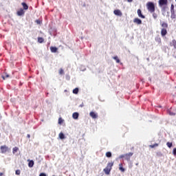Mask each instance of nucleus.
Here are the masks:
<instances>
[{
    "label": "nucleus",
    "mask_w": 176,
    "mask_h": 176,
    "mask_svg": "<svg viewBox=\"0 0 176 176\" xmlns=\"http://www.w3.org/2000/svg\"><path fill=\"white\" fill-rule=\"evenodd\" d=\"M147 10L150 13H155V3L153 2H148L146 5Z\"/></svg>",
    "instance_id": "nucleus-1"
},
{
    "label": "nucleus",
    "mask_w": 176,
    "mask_h": 176,
    "mask_svg": "<svg viewBox=\"0 0 176 176\" xmlns=\"http://www.w3.org/2000/svg\"><path fill=\"white\" fill-rule=\"evenodd\" d=\"M113 166V162H108L106 168L103 169L104 173L106 175H109L111 173V170H112V167Z\"/></svg>",
    "instance_id": "nucleus-2"
},
{
    "label": "nucleus",
    "mask_w": 176,
    "mask_h": 176,
    "mask_svg": "<svg viewBox=\"0 0 176 176\" xmlns=\"http://www.w3.org/2000/svg\"><path fill=\"white\" fill-rule=\"evenodd\" d=\"M133 155H134L133 153H128L124 155H121L120 156V159L124 158L125 160H127V162H130V159H131V156H133Z\"/></svg>",
    "instance_id": "nucleus-3"
},
{
    "label": "nucleus",
    "mask_w": 176,
    "mask_h": 176,
    "mask_svg": "<svg viewBox=\"0 0 176 176\" xmlns=\"http://www.w3.org/2000/svg\"><path fill=\"white\" fill-rule=\"evenodd\" d=\"M168 3V0H159L158 5L160 8H163V6H167Z\"/></svg>",
    "instance_id": "nucleus-4"
},
{
    "label": "nucleus",
    "mask_w": 176,
    "mask_h": 176,
    "mask_svg": "<svg viewBox=\"0 0 176 176\" xmlns=\"http://www.w3.org/2000/svg\"><path fill=\"white\" fill-rule=\"evenodd\" d=\"M1 153H6V152H9V147L6 145L1 146L0 147Z\"/></svg>",
    "instance_id": "nucleus-5"
},
{
    "label": "nucleus",
    "mask_w": 176,
    "mask_h": 176,
    "mask_svg": "<svg viewBox=\"0 0 176 176\" xmlns=\"http://www.w3.org/2000/svg\"><path fill=\"white\" fill-rule=\"evenodd\" d=\"M113 14L116 16H119L120 17H122L123 16V13H122V11H120V10H115L113 11Z\"/></svg>",
    "instance_id": "nucleus-6"
},
{
    "label": "nucleus",
    "mask_w": 176,
    "mask_h": 176,
    "mask_svg": "<svg viewBox=\"0 0 176 176\" xmlns=\"http://www.w3.org/2000/svg\"><path fill=\"white\" fill-rule=\"evenodd\" d=\"M170 19H172V20L176 19L175 10L174 8L170 10Z\"/></svg>",
    "instance_id": "nucleus-7"
},
{
    "label": "nucleus",
    "mask_w": 176,
    "mask_h": 176,
    "mask_svg": "<svg viewBox=\"0 0 176 176\" xmlns=\"http://www.w3.org/2000/svg\"><path fill=\"white\" fill-rule=\"evenodd\" d=\"M89 116H91V118H92V119H97L98 118V116L97 115V113H96L94 111H91L89 113Z\"/></svg>",
    "instance_id": "nucleus-8"
},
{
    "label": "nucleus",
    "mask_w": 176,
    "mask_h": 176,
    "mask_svg": "<svg viewBox=\"0 0 176 176\" xmlns=\"http://www.w3.org/2000/svg\"><path fill=\"white\" fill-rule=\"evenodd\" d=\"M167 35V29H166V28H162V30H161V36H162V37H164V36H166Z\"/></svg>",
    "instance_id": "nucleus-9"
},
{
    "label": "nucleus",
    "mask_w": 176,
    "mask_h": 176,
    "mask_svg": "<svg viewBox=\"0 0 176 176\" xmlns=\"http://www.w3.org/2000/svg\"><path fill=\"white\" fill-rule=\"evenodd\" d=\"M133 23H135V24H142V21H141V19H138V18H135L133 19Z\"/></svg>",
    "instance_id": "nucleus-10"
},
{
    "label": "nucleus",
    "mask_w": 176,
    "mask_h": 176,
    "mask_svg": "<svg viewBox=\"0 0 176 176\" xmlns=\"http://www.w3.org/2000/svg\"><path fill=\"white\" fill-rule=\"evenodd\" d=\"M24 13H25L24 12V10H23V8H21L19 11H17L16 14L18 16H23V15H24Z\"/></svg>",
    "instance_id": "nucleus-11"
},
{
    "label": "nucleus",
    "mask_w": 176,
    "mask_h": 176,
    "mask_svg": "<svg viewBox=\"0 0 176 176\" xmlns=\"http://www.w3.org/2000/svg\"><path fill=\"white\" fill-rule=\"evenodd\" d=\"M160 25L162 27V28H165L166 30L168 28V24H167L166 22H161Z\"/></svg>",
    "instance_id": "nucleus-12"
},
{
    "label": "nucleus",
    "mask_w": 176,
    "mask_h": 176,
    "mask_svg": "<svg viewBox=\"0 0 176 176\" xmlns=\"http://www.w3.org/2000/svg\"><path fill=\"white\" fill-rule=\"evenodd\" d=\"M138 16L139 17H141V19H145V16H144V15L142 14V11H141L140 9H138Z\"/></svg>",
    "instance_id": "nucleus-13"
},
{
    "label": "nucleus",
    "mask_w": 176,
    "mask_h": 176,
    "mask_svg": "<svg viewBox=\"0 0 176 176\" xmlns=\"http://www.w3.org/2000/svg\"><path fill=\"white\" fill-rule=\"evenodd\" d=\"M50 50L52 52V53H57V50H58V48H57L56 47H50Z\"/></svg>",
    "instance_id": "nucleus-14"
},
{
    "label": "nucleus",
    "mask_w": 176,
    "mask_h": 176,
    "mask_svg": "<svg viewBox=\"0 0 176 176\" xmlns=\"http://www.w3.org/2000/svg\"><path fill=\"white\" fill-rule=\"evenodd\" d=\"M28 162H29L28 163V167H30V168L34 167V160H28Z\"/></svg>",
    "instance_id": "nucleus-15"
},
{
    "label": "nucleus",
    "mask_w": 176,
    "mask_h": 176,
    "mask_svg": "<svg viewBox=\"0 0 176 176\" xmlns=\"http://www.w3.org/2000/svg\"><path fill=\"white\" fill-rule=\"evenodd\" d=\"M72 118L73 119H75V120L78 119V118H79V113H76V112L72 114Z\"/></svg>",
    "instance_id": "nucleus-16"
},
{
    "label": "nucleus",
    "mask_w": 176,
    "mask_h": 176,
    "mask_svg": "<svg viewBox=\"0 0 176 176\" xmlns=\"http://www.w3.org/2000/svg\"><path fill=\"white\" fill-rule=\"evenodd\" d=\"M119 170L122 171V173H124L125 169H124V168H123V164H119Z\"/></svg>",
    "instance_id": "nucleus-17"
},
{
    "label": "nucleus",
    "mask_w": 176,
    "mask_h": 176,
    "mask_svg": "<svg viewBox=\"0 0 176 176\" xmlns=\"http://www.w3.org/2000/svg\"><path fill=\"white\" fill-rule=\"evenodd\" d=\"M21 5H22L24 10H28V5H27V3H22Z\"/></svg>",
    "instance_id": "nucleus-18"
},
{
    "label": "nucleus",
    "mask_w": 176,
    "mask_h": 176,
    "mask_svg": "<svg viewBox=\"0 0 176 176\" xmlns=\"http://www.w3.org/2000/svg\"><path fill=\"white\" fill-rule=\"evenodd\" d=\"M58 137L60 140H64L65 138V135H64V133H63V132H60L59 133Z\"/></svg>",
    "instance_id": "nucleus-19"
},
{
    "label": "nucleus",
    "mask_w": 176,
    "mask_h": 176,
    "mask_svg": "<svg viewBox=\"0 0 176 176\" xmlns=\"http://www.w3.org/2000/svg\"><path fill=\"white\" fill-rule=\"evenodd\" d=\"M19 151V147L15 146L12 148V153L13 155H14L16 153H17V151Z\"/></svg>",
    "instance_id": "nucleus-20"
},
{
    "label": "nucleus",
    "mask_w": 176,
    "mask_h": 176,
    "mask_svg": "<svg viewBox=\"0 0 176 176\" xmlns=\"http://www.w3.org/2000/svg\"><path fill=\"white\" fill-rule=\"evenodd\" d=\"M170 46H173L175 49H176V41L173 40L172 42L170 43Z\"/></svg>",
    "instance_id": "nucleus-21"
},
{
    "label": "nucleus",
    "mask_w": 176,
    "mask_h": 176,
    "mask_svg": "<svg viewBox=\"0 0 176 176\" xmlns=\"http://www.w3.org/2000/svg\"><path fill=\"white\" fill-rule=\"evenodd\" d=\"M113 60H115L116 61V63L118 64H119V63H120V60L119 59V57H118V56L113 57Z\"/></svg>",
    "instance_id": "nucleus-22"
},
{
    "label": "nucleus",
    "mask_w": 176,
    "mask_h": 176,
    "mask_svg": "<svg viewBox=\"0 0 176 176\" xmlns=\"http://www.w3.org/2000/svg\"><path fill=\"white\" fill-rule=\"evenodd\" d=\"M155 41L158 42V43H162V38L159 36L155 38Z\"/></svg>",
    "instance_id": "nucleus-23"
},
{
    "label": "nucleus",
    "mask_w": 176,
    "mask_h": 176,
    "mask_svg": "<svg viewBox=\"0 0 176 176\" xmlns=\"http://www.w3.org/2000/svg\"><path fill=\"white\" fill-rule=\"evenodd\" d=\"M44 39H43V38H42V37H38V43H43V42H44Z\"/></svg>",
    "instance_id": "nucleus-24"
},
{
    "label": "nucleus",
    "mask_w": 176,
    "mask_h": 176,
    "mask_svg": "<svg viewBox=\"0 0 176 176\" xmlns=\"http://www.w3.org/2000/svg\"><path fill=\"white\" fill-rule=\"evenodd\" d=\"M78 93H79V89L78 88H75L74 89H73V94H78Z\"/></svg>",
    "instance_id": "nucleus-25"
},
{
    "label": "nucleus",
    "mask_w": 176,
    "mask_h": 176,
    "mask_svg": "<svg viewBox=\"0 0 176 176\" xmlns=\"http://www.w3.org/2000/svg\"><path fill=\"white\" fill-rule=\"evenodd\" d=\"M156 146H159V144L155 143L154 144H151V145L149 146V148H156Z\"/></svg>",
    "instance_id": "nucleus-26"
},
{
    "label": "nucleus",
    "mask_w": 176,
    "mask_h": 176,
    "mask_svg": "<svg viewBox=\"0 0 176 176\" xmlns=\"http://www.w3.org/2000/svg\"><path fill=\"white\" fill-rule=\"evenodd\" d=\"M107 157H112V153L108 151L106 153Z\"/></svg>",
    "instance_id": "nucleus-27"
},
{
    "label": "nucleus",
    "mask_w": 176,
    "mask_h": 176,
    "mask_svg": "<svg viewBox=\"0 0 176 176\" xmlns=\"http://www.w3.org/2000/svg\"><path fill=\"white\" fill-rule=\"evenodd\" d=\"M64 123V120L62 118H58V124H63Z\"/></svg>",
    "instance_id": "nucleus-28"
},
{
    "label": "nucleus",
    "mask_w": 176,
    "mask_h": 176,
    "mask_svg": "<svg viewBox=\"0 0 176 176\" xmlns=\"http://www.w3.org/2000/svg\"><path fill=\"white\" fill-rule=\"evenodd\" d=\"M166 145H167L168 148H171V146H173V143L170 142H168L166 143Z\"/></svg>",
    "instance_id": "nucleus-29"
},
{
    "label": "nucleus",
    "mask_w": 176,
    "mask_h": 176,
    "mask_svg": "<svg viewBox=\"0 0 176 176\" xmlns=\"http://www.w3.org/2000/svg\"><path fill=\"white\" fill-rule=\"evenodd\" d=\"M3 79L5 80L7 78H9V74H5L4 76H2Z\"/></svg>",
    "instance_id": "nucleus-30"
},
{
    "label": "nucleus",
    "mask_w": 176,
    "mask_h": 176,
    "mask_svg": "<svg viewBox=\"0 0 176 176\" xmlns=\"http://www.w3.org/2000/svg\"><path fill=\"white\" fill-rule=\"evenodd\" d=\"M59 75H64V69H59Z\"/></svg>",
    "instance_id": "nucleus-31"
},
{
    "label": "nucleus",
    "mask_w": 176,
    "mask_h": 176,
    "mask_svg": "<svg viewBox=\"0 0 176 176\" xmlns=\"http://www.w3.org/2000/svg\"><path fill=\"white\" fill-rule=\"evenodd\" d=\"M21 173V172L20 171V170H16V172H15V174H16V175H20Z\"/></svg>",
    "instance_id": "nucleus-32"
},
{
    "label": "nucleus",
    "mask_w": 176,
    "mask_h": 176,
    "mask_svg": "<svg viewBox=\"0 0 176 176\" xmlns=\"http://www.w3.org/2000/svg\"><path fill=\"white\" fill-rule=\"evenodd\" d=\"M153 19H157V14L153 13Z\"/></svg>",
    "instance_id": "nucleus-33"
},
{
    "label": "nucleus",
    "mask_w": 176,
    "mask_h": 176,
    "mask_svg": "<svg viewBox=\"0 0 176 176\" xmlns=\"http://www.w3.org/2000/svg\"><path fill=\"white\" fill-rule=\"evenodd\" d=\"M173 154L176 156V148H173Z\"/></svg>",
    "instance_id": "nucleus-34"
},
{
    "label": "nucleus",
    "mask_w": 176,
    "mask_h": 176,
    "mask_svg": "<svg viewBox=\"0 0 176 176\" xmlns=\"http://www.w3.org/2000/svg\"><path fill=\"white\" fill-rule=\"evenodd\" d=\"M36 23H37V24H41V20H39V19H37V20H36Z\"/></svg>",
    "instance_id": "nucleus-35"
},
{
    "label": "nucleus",
    "mask_w": 176,
    "mask_h": 176,
    "mask_svg": "<svg viewBox=\"0 0 176 176\" xmlns=\"http://www.w3.org/2000/svg\"><path fill=\"white\" fill-rule=\"evenodd\" d=\"M174 9V4H171V6H170V10H173Z\"/></svg>",
    "instance_id": "nucleus-36"
},
{
    "label": "nucleus",
    "mask_w": 176,
    "mask_h": 176,
    "mask_svg": "<svg viewBox=\"0 0 176 176\" xmlns=\"http://www.w3.org/2000/svg\"><path fill=\"white\" fill-rule=\"evenodd\" d=\"M27 138H31V135H30V134H28V135H27Z\"/></svg>",
    "instance_id": "nucleus-37"
},
{
    "label": "nucleus",
    "mask_w": 176,
    "mask_h": 176,
    "mask_svg": "<svg viewBox=\"0 0 176 176\" xmlns=\"http://www.w3.org/2000/svg\"><path fill=\"white\" fill-rule=\"evenodd\" d=\"M126 1H127V2H129V3L133 2V0H126Z\"/></svg>",
    "instance_id": "nucleus-38"
},
{
    "label": "nucleus",
    "mask_w": 176,
    "mask_h": 176,
    "mask_svg": "<svg viewBox=\"0 0 176 176\" xmlns=\"http://www.w3.org/2000/svg\"><path fill=\"white\" fill-rule=\"evenodd\" d=\"M80 107L81 108H82V107H84L83 103H82L81 104H80Z\"/></svg>",
    "instance_id": "nucleus-39"
},
{
    "label": "nucleus",
    "mask_w": 176,
    "mask_h": 176,
    "mask_svg": "<svg viewBox=\"0 0 176 176\" xmlns=\"http://www.w3.org/2000/svg\"><path fill=\"white\" fill-rule=\"evenodd\" d=\"M0 176H3V173H0Z\"/></svg>",
    "instance_id": "nucleus-40"
},
{
    "label": "nucleus",
    "mask_w": 176,
    "mask_h": 176,
    "mask_svg": "<svg viewBox=\"0 0 176 176\" xmlns=\"http://www.w3.org/2000/svg\"><path fill=\"white\" fill-rule=\"evenodd\" d=\"M163 9H164V10L166 9V7H164Z\"/></svg>",
    "instance_id": "nucleus-41"
},
{
    "label": "nucleus",
    "mask_w": 176,
    "mask_h": 176,
    "mask_svg": "<svg viewBox=\"0 0 176 176\" xmlns=\"http://www.w3.org/2000/svg\"><path fill=\"white\" fill-rule=\"evenodd\" d=\"M175 2H176V0H175Z\"/></svg>",
    "instance_id": "nucleus-42"
}]
</instances>
